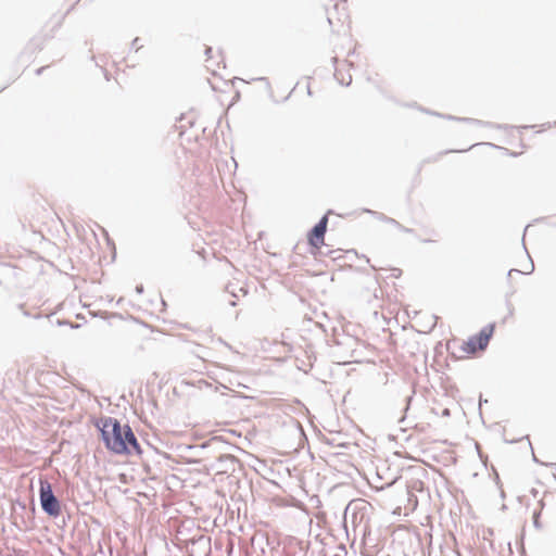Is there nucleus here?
Listing matches in <instances>:
<instances>
[{"instance_id": "423d86ee", "label": "nucleus", "mask_w": 556, "mask_h": 556, "mask_svg": "<svg viewBox=\"0 0 556 556\" xmlns=\"http://www.w3.org/2000/svg\"><path fill=\"white\" fill-rule=\"evenodd\" d=\"M342 4L334 3L332 9L327 10V18L331 26L344 25L350 21L346 0H342Z\"/></svg>"}, {"instance_id": "f03ea898", "label": "nucleus", "mask_w": 556, "mask_h": 556, "mask_svg": "<svg viewBox=\"0 0 556 556\" xmlns=\"http://www.w3.org/2000/svg\"><path fill=\"white\" fill-rule=\"evenodd\" d=\"M493 332L494 326L488 325L478 334L471 336L467 340L454 339L452 342L453 354L459 359L475 356L486 349Z\"/></svg>"}, {"instance_id": "0eeeda50", "label": "nucleus", "mask_w": 556, "mask_h": 556, "mask_svg": "<svg viewBox=\"0 0 556 556\" xmlns=\"http://www.w3.org/2000/svg\"><path fill=\"white\" fill-rule=\"evenodd\" d=\"M351 80H352V77H351V75H349L346 79L342 78L341 83L345 84V85H349L351 83Z\"/></svg>"}, {"instance_id": "39448f33", "label": "nucleus", "mask_w": 556, "mask_h": 556, "mask_svg": "<svg viewBox=\"0 0 556 556\" xmlns=\"http://www.w3.org/2000/svg\"><path fill=\"white\" fill-rule=\"evenodd\" d=\"M204 54V63L208 72L216 75L220 70L225 68V58L218 48L205 47Z\"/></svg>"}, {"instance_id": "7ed1b4c3", "label": "nucleus", "mask_w": 556, "mask_h": 556, "mask_svg": "<svg viewBox=\"0 0 556 556\" xmlns=\"http://www.w3.org/2000/svg\"><path fill=\"white\" fill-rule=\"evenodd\" d=\"M40 503L42 509L50 516H58L61 511L59 501L53 494L51 484L46 481H40Z\"/></svg>"}, {"instance_id": "f257e3e1", "label": "nucleus", "mask_w": 556, "mask_h": 556, "mask_svg": "<svg viewBox=\"0 0 556 556\" xmlns=\"http://www.w3.org/2000/svg\"><path fill=\"white\" fill-rule=\"evenodd\" d=\"M101 434L108 450L115 454L139 455L140 445L128 425H121L115 418L102 421Z\"/></svg>"}, {"instance_id": "20e7f679", "label": "nucleus", "mask_w": 556, "mask_h": 556, "mask_svg": "<svg viewBox=\"0 0 556 556\" xmlns=\"http://www.w3.org/2000/svg\"><path fill=\"white\" fill-rule=\"evenodd\" d=\"M328 217L324 216L318 224L308 232L307 240L312 248V254L316 257L325 243V235L327 231Z\"/></svg>"}]
</instances>
